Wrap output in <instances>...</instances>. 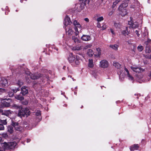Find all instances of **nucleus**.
<instances>
[{
  "label": "nucleus",
  "instance_id": "72a5a7b5",
  "mask_svg": "<svg viewBox=\"0 0 151 151\" xmlns=\"http://www.w3.org/2000/svg\"><path fill=\"white\" fill-rule=\"evenodd\" d=\"M15 129L16 130L19 131H22L23 129L22 127L19 126V125L18 127H16V128H15Z\"/></svg>",
  "mask_w": 151,
  "mask_h": 151
},
{
  "label": "nucleus",
  "instance_id": "f03ea898",
  "mask_svg": "<svg viewBox=\"0 0 151 151\" xmlns=\"http://www.w3.org/2000/svg\"><path fill=\"white\" fill-rule=\"evenodd\" d=\"M17 145V143L14 142L7 143L4 142L2 144V147H0V151H5V150L13 149Z\"/></svg>",
  "mask_w": 151,
  "mask_h": 151
},
{
  "label": "nucleus",
  "instance_id": "7c9ffc66",
  "mask_svg": "<svg viewBox=\"0 0 151 151\" xmlns=\"http://www.w3.org/2000/svg\"><path fill=\"white\" fill-rule=\"evenodd\" d=\"M2 103L3 104V106L5 107H9L10 105L9 103L6 102L5 101H4L3 103L2 102Z\"/></svg>",
  "mask_w": 151,
  "mask_h": 151
},
{
  "label": "nucleus",
  "instance_id": "603ef678",
  "mask_svg": "<svg viewBox=\"0 0 151 151\" xmlns=\"http://www.w3.org/2000/svg\"><path fill=\"white\" fill-rule=\"evenodd\" d=\"M106 27V25L104 24L102 26V28L103 30L105 29Z\"/></svg>",
  "mask_w": 151,
  "mask_h": 151
},
{
  "label": "nucleus",
  "instance_id": "052dcab7",
  "mask_svg": "<svg viewBox=\"0 0 151 151\" xmlns=\"http://www.w3.org/2000/svg\"><path fill=\"white\" fill-rule=\"evenodd\" d=\"M114 24L115 26L116 27H118V24L117 23H115Z\"/></svg>",
  "mask_w": 151,
  "mask_h": 151
},
{
  "label": "nucleus",
  "instance_id": "69168bd1",
  "mask_svg": "<svg viewBox=\"0 0 151 151\" xmlns=\"http://www.w3.org/2000/svg\"><path fill=\"white\" fill-rule=\"evenodd\" d=\"M48 72L49 73V74H50L51 73V71H49V72Z\"/></svg>",
  "mask_w": 151,
  "mask_h": 151
},
{
  "label": "nucleus",
  "instance_id": "a19ab883",
  "mask_svg": "<svg viewBox=\"0 0 151 151\" xmlns=\"http://www.w3.org/2000/svg\"><path fill=\"white\" fill-rule=\"evenodd\" d=\"M147 35H148V32H147V30L145 29V32L143 33L142 36L145 37Z\"/></svg>",
  "mask_w": 151,
  "mask_h": 151
},
{
  "label": "nucleus",
  "instance_id": "c9c22d12",
  "mask_svg": "<svg viewBox=\"0 0 151 151\" xmlns=\"http://www.w3.org/2000/svg\"><path fill=\"white\" fill-rule=\"evenodd\" d=\"M127 27H126V29L125 30H124L122 32V33L125 36H126V35H127L128 33V32L127 30Z\"/></svg>",
  "mask_w": 151,
  "mask_h": 151
},
{
  "label": "nucleus",
  "instance_id": "39448f33",
  "mask_svg": "<svg viewBox=\"0 0 151 151\" xmlns=\"http://www.w3.org/2000/svg\"><path fill=\"white\" fill-rule=\"evenodd\" d=\"M30 114L29 110L27 109H23L22 108L21 110H19L18 116L21 117L22 116H27L29 115Z\"/></svg>",
  "mask_w": 151,
  "mask_h": 151
},
{
  "label": "nucleus",
  "instance_id": "a211bd4d",
  "mask_svg": "<svg viewBox=\"0 0 151 151\" xmlns=\"http://www.w3.org/2000/svg\"><path fill=\"white\" fill-rule=\"evenodd\" d=\"M139 146L137 144H134L130 147V150L131 151L137 150L138 149Z\"/></svg>",
  "mask_w": 151,
  "mask_h": 151
},
{
  "label": "nucleus",
  "instance_id": "4be33fe9",
  "mask_svg": "<svg viewBox=\"0 0 151 151\" xmlns=\"http://www.w3.org/2000/svg\"><path fill=\"white\" fill-rule=\"evenodd\" d=\"M72 39L75 43H80V40L76 36H73L72 37Z\"/></svg>",
  "mask_w": 151,
  "mask_h": 151
},
{
  "label": "nucleus",
  "instance_id": "79ce46f5",
  "mask_svg": "<svg viewBox=\"0 0 151 151\" xmlns=\"http://www.w3.org/2000/svg\"><path fill=\"white\" fill-rule=\"evenodd\" d=\"M91 46L92 45L90 44L84 47V49L85 50L87 49L88 48H90Z\"/></svg>",
  "mask_w": 151,
  "mask_h": 151
},
{
  "label": "nucleus",
  "instance_id": "a18cd8bd",
  "mask_svg": "<svg viewBox=\"0 0 151 151\" xmlns=\"http://www.w3.org/2000/svg\"><path fill=\"white\" fill-rule=\"evenodd\" d=\"M138 27V25L137 24H132V27L133 28H135Z\"/></svg>",
  "mask_w": 151,
  "mask_h": 151
},
{
  "label": "nucleus",
  "instance_id": "20e7f679",
  "mask_svg": "<svg viewBox=\"0 0 151 151\" xmlns=\"http://www.w3.org/2000/svg\"><path fill=\"white\" fill-rule=\"evenodd\" d=\"M29 76L33 80L37 79L42 76L45 77L47 79H48L49 78L48 76L47 75V74H42L38 73L34 74L30 73L29 74Z\"/></svg>",
  "mask_w": 151,
  "mask_h": 151
},
{
  "label": "nucleus",
  "instance_id": "680f3d73",
  "mask_svg": "<svg viewBox=\"0 0 151 151\" xmlns=\"http://www.w3.org/2000/svg\"><path fill=\"white\" fill-rule=\"evenodd\" d=\"M134 5H131L130 6L131 8H134Z\"/></svg>",
  "mask_w": 151,
  "mask_h": 151
},
{
  "label": "nucleus",
  "instance_id": "c85d7f7f",
  "mask_svg": "<svg viewBox=\"0 0 151 151\" xmlns=\"http://www.w3.org/2000/svg\"><path fill=\"white\" fill-rule=\"evenodd\" d=\"M113 65L116 68L119 69L121 67V65L117 62H114L113 63Z\"/></svg>",
  "mask_w": 151,
  "mask_h": 151
},
{
  "label": "nucleus",
  "instance_id": "8fccbe9b",
  "mask_svg": "<svg viewBox=\"0 0 151 151\" xmlns=\"http://www.w3.org/2000/svg\"><path fill=\"white\" fill-rule=\"evenodd\" d=\"M135 33L137 35L138 37H139V31L138 30H136L135 31Z\"/></svg>",
  "mask_w": 151,
  "mask_h": 151
},
{
  "label": "nucleus",
  "instance_id": "412c9836",
  "mask_svg": "<svg viewBox=\"0 0 151 151\" xmlns=\"http://www.w3.org/2000/svg\"><path fill=\"white\" fill-rule=\"evenodd\" d=\"M15 97L16 99L20 101L24 99V98L21 94L16 95Z\"/></svg>",
  "mask_w": 151,
  "mask_h": 151
},
{
  "label": "nucleus",
  "instance_id": "338daca9",
  "mask_svg": "<svg viewBox=\"0 0 151 151\" xmlns=\"http://www.w3.org/2000/svg\"><path fill=\"white\" fill-rule=\"evenodd\" d=\"M5 134V136H7V134Z\"/></svg>",
  "mask_w": 151,
  "mask_h": 151
},
{
  "label": "nucleus",
  "instance_id": "f3484780",
  "mask_svg": "<svg viewBox=\"0 0 151 151\" xmlns=\"http://www.w3.org/2000/svg\"><path fill=\"white\" fill-rule=\"evenodd\" d=\"M131 69L134 72L136 73H139L140 71V68L137 67H134V66H131Z\"/></svg>",
  "mask_w": 151,
  "mask_h": 151
},
{
  "label": "nucleus",
  "instance_id": "ddd939ff",
  "mask_svg": "<svg viewBox=\"0 0 151 151\" xmlns=\"http://www.w3.org/2000/svg\"><path fill=\"white\" fill-rule=\"evenodd\" d=\"M21 93L23 95H24L28 93V90L26 89V87L24 86L22 87L21 89Z\"/></svg>",
  "mask_w": 151,
  "mask_h": 151
},
{
  "label": "nucleus",
  "instance_id": "423d86ee",
  "mask_svg": "<svg viewBox=\"0 0 151 151\" xmlns=\"http://www.w3.org/2000/svg\"><path fill=\"white\" fill-rule=\"evenodd\" d=\"M145 52L146 53H148L150 54L147 55L143 54V56L146 58H151V50L150 47V45H146Z\"/></svg>",
  "mask_w": 151,
  "mask_h": 151
},
{
  "label": "nucleus",
  "instance_id": "cd10ccee",
  "mask_svg": "<svg viewBox=\"0 0 151 151\" xmlns=\"http://www.w3.org/2000/svg\"><path fill=\"white\" fill-rule=\"evenodd\" d=\"M92 75L95 78H98V76L99 74V73L96 71H94L92 72Z\"/></svg>",
  "mask_w": 151,
  "mask_h": 151
},
{
  "label": "nucleus",
  "instance_id": "58836bf2",
  "mask_svg": "<svg viewBox=\"0 0 151 151\" xmlns=\"http://www.w3.org/2000/svg\"><path fill=\"white\" fill-rule=\"evenodd\" d=\"M151 42V40L150 39H148L147 41L145 42L146 45H150V44Z\"/></svg>",
  "mask_w": 151,
  "mask_h": 151
},
{
  "label": "nucleus",
  "instance_id": "0eeeda50",
  "mask_svg": "<svg viewBox=\"0 0 151 151\" xmlns=\"http://www.w3.org/2000/svg\"><path fill=\"white\" fill-rule=\"evenodd\" d=\"M73 24L75 26V29L76 31L75 33L76 35L77 36L78 33V28L81 29L82 28V26L76 20H74L73 22Z\"/></svg>",
  "mask_w": 151,
  "mask_h": 151
},
{
  "label": "nucleus",
  "instance_id": "1a4fd4ad",
  "mask_svg": "<svg viewBox=\"0 0 151 151\" xmlns=\"http://www.w3.org/2000/svg\"><path fill=\"white\" fill-rule=\"evenodd\" d=\"M150 78L147 80H145V78L142 75H139L137 76L136 77V80L140 83L142 82H146L150 81Z\"/></svg>",
  "mask_w": 151,
  "mask_h": 151
},
{
  "label": "nucleus",
  "instance_id": "9d476101",
  "mask_svg": "<svg viewBox=\"0 0 151 151\" xmlns=\"http://www.w3.org/2000/svg\"><path fill=\"white\" fill-rule=\"evenodd\" d=\"M64 21V24L65 25L64 27H66L67 25L69 24H70L72 23L70 18L67 15L66 16L65 18Z\"/></svg>",
  "mask_w": 151,
  "mask_h": 151
},
{
  "label": "nucleus",
  "instance_id": "a878e982",
  "mask_svg": "<svg viewBox=\"0 0 151 151\" xmlns=\"http://www.w3.org/2000/svg\"><path fill=\"white\" fill-rule=\"evenodd\" d=\"M87 54L89 57H91L93 55L94 52L92 50L89 49L88 50Z\"/></svg>",
  "mask_w": 151,
  "mask_h": 151
},
{
  "label": "nucleus",
  "instance_id": "7ed1b4c3",
  "mask_svg": "<svg viewBox=\"0 0 151 151\" xmlns=\"http://www.w3.org/2000/svg\"><path fill=\"white\" fill-rule=\"evenodd\" d=\"M124 73L123 72H121V71H120V74L119 77H121L122 76L123 77V74H124L127 79L133 82L134 81V78L133 76L130 74L128 70L126 67H124Z\"/></svg>",
  "mask_w": 151,
  "mask_h": 151
},
{
  "label": "nucleus",
  "instance_id": "c756f323",
  "mask_svg": "<svg viewBox=\"0 0 151 151\" xmlns=\"http://www.w3.org/2000/svg\"><path fill=\"white\" fill-rule=\"evenodd\" d=\"M81 46H77L75 47H73L72 49L74 51H78L81 50Z\"/></svg>",
  "mask_w": 151,
  "mask_h": 151
},
{
  "label": "nucleus",
  "instance_id": "6e6552de",
  "mask_svg": "<svg viewBox=\"0 0 151 151\" xmlns=\"http://www.w3.org/2000/svg\"><path fill=\"white\" fill-rule=\"evenodd\" d=\"M109 63L106 60H101L100 62L99 66L103 68H106L109 67Z\"/></svg>",
  "mask_w": 151,
  "mask_h": 151
},
{
  "label": "nucleus",
  "instance_id": "de8ad7c7",
  "mask_svg": "<svg viewBox=\"0 0 151 151\" xmlns=\"http://www.w3.org/2000/svg\"><path fill=\"white\" fill-rule=\"evenodd\" d=\"M23 83L20 81H19L18 85L20 87L21 85H22Z\"/></svg>",
  "mask_w": 151,
  "mask_h": 151
},
{
  "label": "nucleus",
  "instance_id": "864d4df0",
  "mask_svg": "<svg viewBox=\"0 0 151 151\" xmlns=\"http://www.w3.org/2000/svg\"><path fill=\"white\" fill-rule=\"evenodd\" d=\"M133 24L134 23L131 21H128V24L130 25L131 27Z\"/></svg>",
  "mask_w": 151,
  "mask_h": 151
},
{
  "label": "nucleus",
  "instance_id": "ea45409f",
  "mask_svg": "<svg viewBox=\"0 0 151 151\" xmlns=\"http://www.w3.org/2000/svg\"><path fill=\"white\" fill-rule=\"evenodd\" d=\"M137 49L139 51L141 52L143 50V47L141 45L137 47Z\"/></svg>",
  "mask_w": 151,
  "mask_h": 151
},
{
  "label": "nucleus",
  "instance_id": "e433bc0d",
  "mask_svg": "<svg viewBox=\"0 0 151 151\" xmlns=\"http://www.w3.org/2000/svg\"><path fill=\"white\" fill-rule=\"evenodd\" d=\"M104 20V18L103 17L101 16L98 18L96 20L98 22H99Z\"/></svg>",
  "mask_w": 151,
  "mask_h": 151
},
{
  "label": "nucleus",
  "instance_id": "13d9d810",
  "mask_svg": "<svg viewBox=\"0 0 151 151\" xmlns=\"http://www.w3.org/2000/svg\"><path fill=\"white\" fill-rule=\"evenodd\" d=\"M110 30H111V33L113 35H115V33L114 32L113 30L112 29H111Z\"/></svg>",
  "mask_w": 151,
  "mask_h": 151
},
{
  "label": "nucleus",
  "instance_id": "4d7b16f0",
  "mask_svg": "<svg viewBox=\"0 0 151 151\" xmlns=\"http://www.w3.org/2000/svg\"><path fill=\"white\" fill-rule=\"evenodd\" d=\"M113 12L112 11H111V12H110L109 13V16H111L112 15V14H113Z\"/></svg>",
  "mask_w": 151,
  "mask_h": 151
},
{
  "label": "nucleus",
  "instance_id": "5fc2aeb1",
  "mask_svg": "<svg viewBox=\"0 0 151 151\" xmlns=\"http://www.w3.org/2000/svg\"><path fill=\"white\" fill-rule=\"evenodd\" d=\"M42 72L44 73H46L47 72V70L46 69L42 70Z\"/></svg>",
  "mask_w": 151,
  "mask_h": 151
},
{
  "label": "nucleus",
  "instance_id": "37998d69",
  "mask_svg": "<svg viewBox=\"0 0 151 151\" xmlns=\"http://www.w3.org/2000/svg\"><path fill=\"white\" fill-rule=\"evenodd\" d=\"M36 115V116H39L41 115V111L39 110H37L35 113Z\"/></svg>",
  "mask_w": 151,
  "mask_h": 151
},
{
  "label": "nucleus",
  "instance_id": "2eb2a0df",
  "mask_svg": "<svg viewBox=\"0 0 151 151\" xmlns=\"http://www.w3.org/2000/svg\"><path fill=\"white\" fill-rule=\"evenodd\" d=\"M128 6L127 2H124L122 3L119 7V9L121 10L122 9H126Z\"/></svg>",
  "mask_w": 151,
  "mask_h": 151
},
{
  "label": "nucleus",
  "instance_id": "dca6fc26",
  "mask_svg": "<svg viewBox=\"0 0 151 151\" xmlns=\"http://www.w3.org/2000/svg\"><path fill=\"white\" fill-rule=\"evenodd\" d=\"M109 47L115 51H117L118 50V48L119 47V45L117 44H115L114 45H111L109 46Z\"/></svg>",
  "mask_w": 151,
  "mask_h": 151
},
{
  "label": "nucleus",
  "instance_id": "6e6d98bb",
  "mask_svg": "<svg viewBox=\"0 0 151 151\" xmlns=\"http://www.w3.org/2000/svg\"><path fill=\"white\" fill-rule=\"evenodd\" d=\"M97 27L98 28H100L101 27V25L99 22H98L97 23Z\"/></svg>",
  "mask_w": 151,
  "mask_h": 151
},
{
  "label": "nucleus",
  "instance_id": "393cba45",
  "mask_svg": "<svg viewBox=\"0 0 151 151\" xmlns=\"http://www.w3.org/2000/svg\"><path fill=\"white\" fill-rule=\"evenodd\" d=\"M88 67L90 68H92L93 66V60L92 59H89L88 65Z\"/></svg>",
  "mask_w": 151,
  "mask_h": 151
},
{
  "label": "nucleus",
  "instance_id": "473e14b6",
  "mask_svg": "<svg viewBox=\"0 0 151 151\" xmlns=\"http://www.w3.org/2000/svg\"><path fill=\"white\" fill-rule=\"evenodd\" d=\"M122 0H116L113 3V5L112 6V8H113L118 3L121 1Z\"/></svg>",
  "mask_w": 151,
  "mask_h": 151
},
{
  "label": "nucleus",
  "instance_id": "9b49d317",
  "mask_svg": "<svg viewBox=\"0 0 151 151\" xmlns=\"http://www.w3.org/2000/svg\"><path fill=\"white\" fill-rule=\"evenodd\" d=\"M7 80L4 78L0 79V86L4 87L7 84Z\"/></svg>",
  "mask_w": 151,
  "mask_h": 151
},
{
  "label": "nucleus",
  "instance_id": "4c0bfd02",
  "mask_svg": "<svg viewBox=\"0 0 151 151\" xmlns=\"http://www.w3.org/2000/svg\"><path fill=\"white\" fill-rule=\"evenodd\" d=\"M0 122L4 125H6L7 123L6 119L4 120H1L0 119Z\"/></svg>",
  "mask_w": 151,
  "mask_h": 151
},
{
  "label": "nucleus",
  "instance_id": "5701e85b",
  "mask_svg": "<svg viewBox=\"0 0 151 151\" xmlns=\"http://www.w3.org/2000/svg\"><path fill=\"white\" fill-rule=\"evenodd\" d=\"M12 107L15 109H18L19 110L22 109V107L18 105L14 104L12 106Z\"/></svg>",
  "mask_w": 151,
  "mask_h": 151
},
{
  "label": "nucleus",
  "instance_id": "f704fd0d",
  "mask_svg": "<svg viewBox=\"0 0 151 151\" xmlns=\"http://www.w3.org/2000/svg\"><path fill=\"white\" fill-rule=\"evenodd\" d=\"M12 125L15 128H16V127H18L19 125V123L17 122H12Z\"/></svg>",
  "mask_w": 151,
  "mask_h": 151
},
{
  "label": "nucleus",
  "instance_id": "774afa93",
  "mask_svg": "<svg viewBox=\"0 0 151 151\" xmlns=\"http://www.w3.org/2000/svg\"><path fill=\"white\" fill-rule=\"evenodd\" d=\"M65 79V78H62V79L63 80H64Z\"/></svg>",
  "mask_w": 151,
  "mask_h": 151
},
{
  "label": "nucleus",
  "instance_id": "0e129e2a",
  "mask_svg": "<svg viewBox=\"0 0 151 151\" xmlns=\"http://www.w3.org/2000/svg\"><path fill=\"white\" fill-rule=\"evenodd\" d=\"M2 112H3V110L0 109V113H1Z\"/></svg>",
  "mask_w": 151,
  "mask_h": 151
},
{
  "label": "nucleus",
  "instance_id": "bf43d9fd",
  "mask_svg": "<svg viewBox=\"0 0 151 151\" xmlns=\"http://www.w3.org/2000/svg\"><path fill=\"white\" fill-rule=\"evenodd\" d=\"M30 141V139H27V143H28V142H29Z\"/></svg>",
  "mask_w": 151,
  "mask_h": 151
},
{
  "label": "nucleus",
  "instance_id": "4468645a",
  "mask_svg": "<svg viewBox=\"0 0 151 151\" xmlns=\"http://www.w3.org/2000/svg\"><path fill=\"white\" fill-rule=\"evenodd\" d=\"M64 27L65 29L66 33L67 35H70L73 34V32L71 28H69L67 30V29L66 28V27Z\"/></svg>",
  "mask_w": 151,
  "mask_h": 151
},
{
  "label": "nucleus",
  "instance_id": "bb28decb",
  "mask_svg": "<svg viewBox=\"0 0 151 151\" xmlns=\"http://www.w3.org/2000/svg\"><path fill=\"white\" fill-rule=\"evenodd\" d=\"M13 112L11 111L10 110H8L4 112V115H6L7 116H9L11 115Z\"/></svg>",
  "mask_w": 151,
  "mask_h": 151
},
{
  "label": "nucleus",
  "instance_id": "f8f14e48",
  "mask_svg": "<svg viewBox=\"0 0 151 151\" xmlns=\"http://www.w3.org/2000/svg\"><path fill=\"white\" fill-rule=\"evenodd\" d=\"M81 39L84 41H88L90 40L91 38L89 35H83L81 37Z\"/></svg>",
  "mask_w": 151,
  "mask_h": 151
},
{
  "label": "nucleus",
  "instance_id": "b1692460",
  "mask_svg": "<svg viewBox=\"0 0 151 151\" xmlns=\"http://www.w3.org/2000/svg\"><path fill=\"white\" fill-rule=\"evenodd\" d=\"M87 0H80V1L81 3V8L80 9H83V6L86 5V2L87 1Z\"/></svg>",
  "mask_w": 151,
  "mask_h": 151
},
{
  "label": "nucleus",
  "instance_id": "6ab92c4d",
  "mask_svg": "<svg viewBox=\"0 0 151 151\" xmlns=\"http://www.w3.org/2000/svg\"><path fill=\"white\" fill-rule=\"evenodd\" d=\"M96 53L94 54V55L97 57H99L101 55V50L99 48L96 49Z\"/></svg>",
  "mask_w": 151,
  "mask_h": 151
},
{
  "label": "nucleus",
  "instance_id": "aec40b11",
  "mask_svg": "<svg viewBox=\"0 0 151 151\" xmlns=\"http://www.w3.org/2000/svg\"><path fill=\"white\" fill-rule=\"evenodd\" d=\"M121 12L120 13L122 16H124L127 13V11L126 9H122L121 10H119Z\"/></svg>",
  "mask_w": 151,
  "mask_h": 151
},
{
  "label": "nucleus",
  "instance_id": "49530a36",
  "mask_svg": "<svg viewBox=\"0 0 151 151\" xmlns=\"http://www.w3.org/2000/svg\"><path fill=\"white\" fill-rule=\"evenodd\" d=\"M5 92V91L4 89L0 88V94Z\"/></svg>",
  "mask_w": 151,
  "mask_h": 151
},
{
  "label": "nucleus",
  "instance_id": "2f4dec72",
  "mask_svg": "<svg viewBox=\"0 0 151 151\" xmlns=\"http://www.w3.org/2000/svg\"><path fill=\"white\" fill-rule=\"evenodd\" d=\"M8 131L10 133H12L13 132V127L12 126H9L8 127Z\"/></svg>",
  "mask_w": 151,
  "mask_h": 151
},
{
  "label": "nucleus",
  "instance_id": "f257e3e1",
  "mask_svg": "<svg viewBox=\"0 0 151 151\" xmlns=\"http://www.w3.org/2000/svg\"><path fill=\"white\" fill-rule=\"evenodd\" d=\"M81 58L78 56L76 55V58L72 53H70L68 58V60L72 65L74 66L79 64L81 60Z\"/></svg>",
  "mask_w": 151,
  "mask_h": 151
},
{
  "label": "nucleus",
  "instance_id": "09e8293b",
  "mask_svg": "<svg viewBox=\"0 0 151 151\" xmlns=\"http://www.w3.org/2000/svg\"><path fill=\"white\" fill-rule=\"evenodd\" d=\"M84 21L88 23L89 22V19L87 18H86L84 19Z\"/></svg>",
  "mask_w": 151,
  "mask_h": 151
},
{
  "label": "nucleus",
  "instance_id": "e2e57ef3",
  "mask_svg": "<svg viewBox=\"0 0 151 151\" xmlns=\"http://www.w3.org/2000/svg\"><path fill=\"white\" fill-rule=\"evenodd\" d=\"M2 140V138L0 137V142H1V141Z\"/></svg>",
  "mask_w": 151,
  "mask_h": 151
},
{
  "label": "nucleus",
  "instance_id": "3c124183",
  "mask_svg": "<svg viewBox=\"0 0 151 151\" xmlns=\"http://www.w3.org/2000/svg\"><path fill=\"white\" fill-rule=\"evenodd\" d=\"M19 88H17V89H13V92L14 93H16L17 92V91H19Z\"/></svg>",
  "mask_w": 151,
  "mask_h": 151
},
{
  "label": "nucleus",
  "instance_id": "c03bdc74",
  "mask_svg": "<svg viewBox=\"0 0 151 151\" xmlns=\"http://www.w3.org/2000/svg\"><path fill=\"white\" fill-rule=\"evenodd\" d=\"M4 127L2 124H0V130H4Z\"/></svg>",
  "mask_w": 151,
  "mask_h": 151
}]
</instances>
